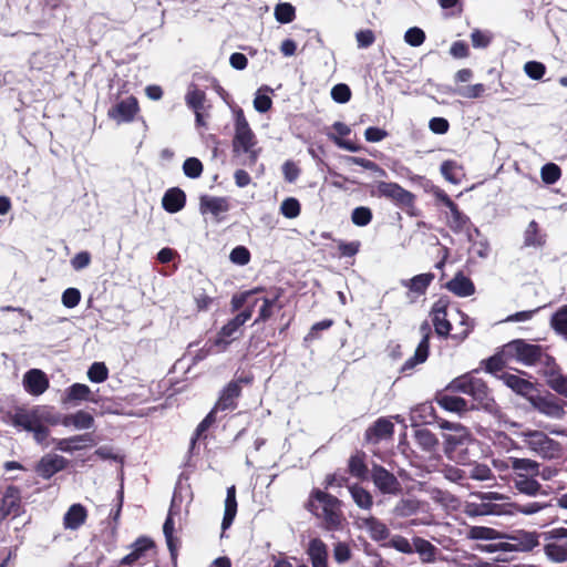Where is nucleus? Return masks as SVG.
I'll return each instance as SVG.
<instances>
[{
    "mask_svg": "<svg viewBox=\"0 0 567 567\" xmlns=\"http://www.w3.org/2000/svg\"><path fill=\"white\" fill-rule=\"evenodd\" d=\"M508 462L511 463V467L514 470L515 475H539L540 464L534 460L509 457Z\"/></svg>",
    "mask_w": 567,
    "mask_h": 567,
    "instance_id": "obj_33",
    "label": "nucleus"
},
{
    "mask_svg": "<svg viewBox=\"0 0 567 567\" xmlns=\"http://www.w3.org/2000/svg\"><path fill=\"white\" fill-rule=\"evenodd\" d=\"M404 41L411 47H420L425 41V33L417 27L410 28L404 33Z\"/></svg>",
    "mask_w": 567,
    "mask_h": 567,
    "instance_id": "obj_56",
    "label": "nucleus"
},
{
    "mask_svg": "<svg viewBox=\"0 0 567 567\" xmlns=\"http://www.w3.org/2000/svg\"><path fill=\"white\" fill-rule=\"evenodd\" d=\"M351 548L347 543L338 542L333 545V559L338 564H344L351 558Z\"/></svg>",
    "mask_w": 567,
    "mask_h": 567,
    "instance_id": "obj_58",
    "label": "nucleus"
},
{
    "mask_svg": "<svg viewBox=\"0 0 567 567\" xmlns=\"http://www.w3.org/2000/svg\"><path fill=\"white\" fill-rule=\"evenodd\" d=\"M447 300L441 298L433 303L431 310V317L435 332L441 337H447L452 329L451 321L447 318Z\"/></svg>",
    "mask_w": 567,
    "mask_h": 567,
    "instance_id": "obj_17",
    "label": "nucleus"
},
{
    "mask_svg": "<svg viewBox=\"0 0 567 567\" xmlns=\"http://www.w3.org/2000/svg\"><path fill=\"white\" fill-rule=\"evenodd\" d=\"M501 542L478 546L481 551L495 553V551H529L538 544V534L535 532L516 530L512 534H503Z\"/></svg>",
    "mask_w": 567,
    "mask_h": 567,
    "instance_id": "obj_4",
    "label": "nucleus"
},
{
    "mask_svg": "<svg viewBox=\"0 0 567 567\" xmlns=\"http://www.w3.org/2000/svg\"><path fill=\"white\" fill-rule=\"evenodd\" d=\"M371 477L375 487L383 494H398L401 489L398 478L384 467L374 465Z\"/></svg>",
    "mask_w": 567,
    "mask_h": 567,
    "instance_id": "obj_12",
    "label": "nucleus"
},
{
    "mask_svg": "<svg viewBox=\"0 0 567 567\" xmlns=\"http://www.w3.org/2000/svg\"><path fill=\"white\" fill-rule=\"evenodd\" d=\"M547 384L557 393L567 398V377L558 371L547 372Z\"/></svg>",
    "mask_w": 567,
    "mask_h": 567,
    "instance_id": "obj_42",
    "label": "nucleus"
},
{
    "mask_svg": "<svg viewBox=\"0 0 567 567\" xmlns=\"http://www.w3.org/2000/svg\"><path fill=\"white\" fill-rule=\"evenodd\" d=\"M202 214H210L215 218L220 219L221 215L229 210L228 200L224 197L202 196L199 204Z\"/></svg>",
    "mask_w": 567,
    "mask_h": 567,
    "instance_id": "obj_27",
    "label": "nucleus"
},
{
    "mask_svg": "<svg viewBox=\"0 0 567 567\" xmlns=\"http://www.w3.org/2000/svg\"><path fill=\"white\" fill-rule=\"evenodd\" d=\"M349 471L350 473L359 478H363L367 474V466L364 464L363 456L360 454H355L349 460Z\"/></svg>",
    "mask_w": 567,
    "mask_h": 567,
    "instance_id": "obj_55",
    "label": "nucleus"
},
{
    "mask_svg": "<svg viewBox=\"0 0 567 567\" xmlns=\"http://www.w3.org/2000/svg\"><path fill=\"white\" fill-rule=\"evenodd\" d=\"M138 111L137 100L130 96L125 100L120 101L109 114L112 118L117 122H131Z\"/></svg>",
    "mask_w": 567,
    "mask_h": 567,
    "instance_id": "obj_25",
    "label": "nucleus"
},
{
    "mask_svg": "<svg viewBox=\"0 0 567 567\" xmlns=\"http://www.w3.org/2000/svg\"><path fill=\"white\" fill-rule=\"evenodd\" d=\"M447 223L450 228L460 233L467 228L470 225V218L458 210L457 206L454 205L450 208V215L447 216Z\"/></svg>",
    "mask_w": 567,
    "mask_h": 567,
    "instance_id": "obj_40",
    "label": "nucleus"
},
{
    "mask_svg": "<svg viewBox=\"0 0 567 567\" xmlns=\"http://www.w3.org/2000/svg\"><path fill=\"white\" fill-rule=\"evenodd\" d=\"M439 405L450 412L462 413L467 410L466 401L460 396L444 394L437 399Z\"/></svg>",
    "mask_w": 567,
    "mask_h": 567,
    "instance_id": "obj_39",
    "label": "nucleus"
},
{
    "mask_svg": "<svg viewBox=\"0 0 567 567\" xmlns=\"http://www.w3.org/2000/svg\"><path fill=\"white\" fill-rule=\"evenodd\" d=\"M452 319L454 321H457L458 326L461 327V330L454 334V338H457L461 340L465 339L473 328L472 319L464 312L456 310V309L454 310V315L452 316Z\"/></svg>",
    "mask_w": 567,
    "mask_h": 567,
    "instance_id": "obj_44",
    "label": "nucleus"
},
{
    "mask_svg": "<svg viewBox=\"0 0 567 567\" xmlns=\"http://www.w3.org/2000/svg\"><path fill=\"white\" fill-rule=\"evenodd\" d=\"M377 192L379 196L390 198L401 206H412L414 203V195L396 183L380 182Z\"/></svg>",
    "mask_w": 567,
    "mask_h": 567,
    "instance_id": "obj_11",
    "label": "nucleus"
},
{
    "mask_svg": "<svg viewBox=\"0 0 567 567\" xmlns=\"http://www.w3.org/2000/svg\"><path fill=\"white\" fill-rule=\"evenodd\" d=\"M331 97L337 103H347L351 97L350 87L343 83L334 85L331 90Z\"/></svg>",
    "mask_w": 567,
    "mask_h": 567,
    "instance_id": "obj_63",
    "label": "nucleus"
},
{
    "mask_svg": "<svg viewBox=\"0 0 567 567\" xmlns=\"http://www.w3.org/2000/svg\"><path fill=\"white\" fill-rule=\"evenodd\" d=\"M449 389L455 392H462L473 396L475 400H484L487 396V386L485 382L472 374H464L454 379Z\"/></svg>",
    "mask_w": 567,
    "mask_h": 567,
    "instance_id": "obj_9",
    "label": "nucleus"
},
{
    "mask_svg": "<svg viewBox=\"0 0 567 567\" xmlns=\"http://www.w3.org/2000/svg\"><path fill=\"white\" fill-rule=\"evenodd\" d=\"M467 537L475 540H502L503 534L486 526H472L467 532Z\"/></svg>",
    "mask_w": 567,
    "mask_h": 567,
    "instance_id": "obj_37",
    "label": "nucleus"
},
{
    "mask_svg": "<svg viewBox=\"0 0 567 567\" xmlns=\"http://www.w3.org/2000/svg\"><path fill=\"white\" fill-rule=\"evenodd\" d=\"M237 513L236 488L234 485L227 488L225 499V513L223 518V529H227L234 522Z\"/></svg>",
    "mask_w": 567,
    "mask_h": 567,
    "instance_id": "obj_35",
    "label": "nucleus"
},
{
    "mask_svg": "<svg viewBox=\"0 0 567 567\" xmlns=\"http://www.w3.org/2000/svg\"><path fill=\"white\" fill-rule=\"evenodd\" d=\"M544 553L546 557L553 563L567 561V529L555 528L545 534Z\"/></svg>",
    "mask_w": 567,
    "mask_h": 567,
    "instance_id": "obj_7",
    "label": "nucleus"
},
{
    "mask_svg": "<svg viewBox=\"0 0 567 567\" xmlns=\"http://www.w3.org/2000/svg\"><path fill=\"white\" fill-rule=\"evenodd\" d=\"M306 554L312 567H329L328 546L320 538L309 540Z\"/></svg>",
    "mask_w": 567,
    "mask_h": 567,
    "instance_id": "obj_22",
    "label": "nucleus"
},
{
    "mask_svg": "<svg viewBox=\"0 0 567 567\" xmlns=\"http://www.w3.org/2000/svg\"><path fill=\"white\" fill-rule=\"evenodd\" d=\"M349 492L353 502L362 509H370L373 505V498L370 492L359 485L349 486Z\"/></svg>",
    "mask_w": 567,
    "mask_h": 567,
    "instance_id": "obj_38",
    "label": "nucleus"
},
{
    "mask_svg": "<svg viewBox=\"0 0 567 567\" xmlns=\"http://www.w3.org/2000/svg\"><path fill=\"white\" fill-rule=\"evenodd\" d=\"M502 357L506 362L516 361L524 365H533L542 357V348L527 343L522 339L513 340L504 346Z\"/></svg>",
    "mask_w": 567,
    "mask_h": 567,
    "instance_id": "obj_5",
    "label": "nucleus"
},
{
    "mask_svg": "<svg viewBox=\"0 0 567 567\" xmlns=\"http://www.w3.org/2000/svg\"><path fill=\"white\" fill-rule=\"evenodd\" d=\"M537 476L538 475H514V486L520 494H525L530 497L543 495L545 493L543 492L542 485L536 480Z\"/></svg>",
    "mask_w": 567,
    "mask_h": 567,
    "instance_id": "obj_29",
    "label": "nucleus"
},
{
    "mask_svg": "<svg viewBox=\"0 0 567 567\" xmlns=\"http://www.w3.org/2000/svg\"><path fill=\"white\" fill-rule=\"evenodd\" d=\"M394 431L393 423L384 417L378 419L374 424L365 432V439L369 442L378 443L392 436Z\"/></svg>",
    "mask_w": 567,
    "mask_h": 567,
    "instance_id": "obj_28",
    "label": "nucleus"
},
{
    "mask_svg": "<svg viewBox=\"0 0 567 567\" xmlns=\"http://www.w3.org/2000/svg\"><path fill=\"white\" fill-rule=\"evenodd\" d=\"M233 115L234 137L231 146L234 159L240 165H255L261 151L258 147L257 137L240 107H234Z\"/></svg>",
    "mask_w": 567,
    "mask_h": 567,
    "instance_id": "obj_1",
    "label": "nucleus"
},
{
    "mask_svg": "<svg viewBox=\"0 0 567 567\" xmlns=\"http://www.w3.org/2000/svg\"><path fill=\"white\" fill-rule=\"evenodd\" d=\"M498 378L515 393L525 396L530 401V396H533L535 391V386L530 381L511 372H503Z\"/></svg>",
    "mask_w": 567,
    "mask_h": 567,
    "instance_id": "obj_21",
    "label": "nucleus"
},
{
    "mask_svg": "<svg viewBox=\"0 0 567 567\" xmlns=\"http://www.w3.org/2000/svg\"><path fill=\"white\" fill-rule=\"evenodd\" d=\"M62 424L65 427H73L78 431L90 430L94 426L95 421L91 413L79 410L75 413L65 414L61 417H53L51 424Z\"/></svg>",
    "mask_w": 567,
    "mask_h": 567,
    "instance_id": "obj_16",
    "label": "nucleus"
},
{
    "mask_svg": "<svg viewBox=\"0 0 567 567\" xmlns=\"http://www.w3.org/2000/svg\"><path fill=\"white\" fill-rule=\"evenodd\" d=\"M535 410L539 413L551 417V419H563L565 415V410L559 401L554 395H533L529 401Z\"/></svg>",
    "mask_w": 567,
    "mask_h": 567,
    "instance_id": "obj_14",
    "label": "nucleus"
},
{
    "mask_svg": "<svg viewBox=\"0 0 567 567\" xmlns=\"http://www.w3.org/2000/svg\"><path fill=\"white\" fill-rule=\"evenodd\" d=\"M43 421L51 423L52 419L49 417L44 408H35L30 411H20L14 414L12 424L24 431L32 432Z\"/></svg>",
    "mask_w": 567,
    "mask_h": 567,
    "instance_id": "obj_10",
    "label": "nucleus"
},
{
    "mask_svg": "<svg viewBox=\"0 0 567 567\" xmlns=\"http://www.w3.org/2000/svg\"><path fill=\"white\" fill-rule=\"evenodd\" d=\"M229 259L235 265L245 266L250 261V252L246 247L237 246L231 250Z\"/></svg>",
    "mask_w": 567,
    "mask_h": 567,
    "instance_id": "obj_60",
    "label": "nucleus"
},
{
    "mask_svg": "<svg viewBox=\"0 0 567 567\" xmlns=\"http://www.w3.org/2000/svg\"><path fill=\"white\" fill-rule=\"evenodd\" d=\"M91 389L83 383H74L66 389L65 398L63 399L64 403H69L72 401H92L91 398Z\"/></svg>",
    "mask_w": 567,
    "mask_h": 567,
    "instance_id": "obj_36",
    "label": "nucleus"
},
{
    "mask_svg": "<svg viewBox=\"0 0 567 567\" xmlns=\"http://www.w3.org/2000/svg\"><path fill=\"white\" fill-rule=\"evenodd\" d=\"M431 333L432 329L430 323L427 321L422 322V324L420 326V334L422 339L417 348L415 349L414 355L404 362L402 370H411L416 364L425 362L429 355V340Z\"/></svg>",
    "mask_w": 567,
    "mask_h": 567,
    "instance_id": "obj_15",
    "label": "nucleus"
},
{
    "mask_svg": "<svg viewBox=\"0 0 567 567\" xmlns=\"http://www.w3.org/2000/svg\"><path fill=\"white\" fill-rule=\"evenodd\" d=\"M55 449L64 453H73L87 446H93L94 440L92 434L85 433L74 435L66 439L54 440Z\"/></svg>",
    "mask_w": 567,
    "mask_h": 567,
    "instance_id": "obj_23",
    "label": "nucleus"
},
{
    "mask_svg": "<svg viewBox=\"0 0 567 567\" xmlns=\"http://www.w3.org/2000/svg\"><path fill=\"white\" fill-rule=\"evenodd\" d=\"M388 546L395 549L399 553L411 555L413 554V540L410 542L408 538L401 535H394L388 543Z\"/></svg>",
    "mask_w": 567,
    "mask_h": 567,
    "instance_id": "obj_52",
    "label": "nucleus"
},
{
    "mask_svg": "<svg viewBox=\"0 0 567 567\" xmlns=\"http://www.w3.org/2000/svg\"><path fill=\"white\" fill-rule=\"evenodd\" d=\"M183 172L189 178H198L203 173V164L198 158L189 157L183 164Z\"/></svg>",
    "mask_w": 567,
    "mask_h": 567,
    "instance_id": "obj_54",
    "label": "nucleus"
},
{
    "mask_svg": "<svg viewBox=\"0 0 567 567\" xmlns=\"http://www.w3.org/2000/svg\"><path fill=\"white\" fill-rule=\"evenodd\" d=\"M66 458L58 454H45L35 466V472L44 480L51 478L54 474L65 468Z\"/></svg>",
    "mask_w": 567,
    "mask_h": 567,
    "instance_id": "obj_18",
    "label": "nucleus"
},
{
    "mask_svg": "<svg viewBox=\"0 0 567 567\" xmlns=\"http://www.w3.org/2000/svg\"><path fill=\"white\" fill-rule=\"evenodd\" d=\"M300 203L295 197H288L282 200L280 205V213L289 219L296 218L300 215Z\"/></svg>",
    "mask_w": 567,
    "mask_h": 567,
    "instance_id": "obj_48",
    "label": "nucleus"
},
{
    "mask_svg": "<svg viewBox=\"0 0 567 567\" xmlns=\"http://www.w3.org/2000/svg\"><path fill=\"white\" fill-rule=\"evenodd\" d=\"M109 377V370L103 362H94L87 371V378L91 382L101 383Z\"/></svg>",
    "mask_w": 567,
    "mask_h": 567,
    "instance_id": "obj_51",
    "label": "nucleus"
},
{
    "mask_svg": "<svg viewBox=\"0 0 567 567\" xmlns=\"http://www.w3.org/2000/svg\"><path fill=\"white\" fill-rule=\"evenodd\" d=\"M444 441L446 445L445 450L446 453L450 454V457L463 464L467 463L470 460L465 454L456 455L457 449L465 446V453H467L471 446L477 444L471 432L462 424H460L454 432L444 435Z\"/></svg>",
    "mask_w": 567,
    "mask_h": 567,
    "instance_id": "obj_6",
    "label": "nucleus"
},
{
    "mask_svg": "<svg viewBox=\"0 0 567 567\" xmlns=\"http://www.w3.org/2000/svg\"><path fill=\"white\" fill-rule=\"evenodd\" d=\"M280 297V292H276L272 297H262L260 300L262 305L259 309L258 318L255 320V323L260 321H266L272 316V307L277 303Z\"/></svg>",
    "mask_w": 567,
    "mask_h": 567,
    "instance_id": "obj_47",
    "label": "nucleus"
},
{
    "mask_svg": "<svg viewBox=\"0 0 567 567\" xmlns=\"http://www.w3.org/2000/svg\"><path fill=\"white\" fill-rule=\"evenodd\" d=\"M19 501H20V497H19L17 488L9 487L6 492V494L3 495L2 505L7 509H10L11 514H16L19 508Z\"/></svg>",
    "mask_w": 567,
    "mask_h": 567,
    "instance_id": "obj_57",
    "label": "nucleus"
},
{
    "mask_svg": "<svg viewBox=\"0 0 567 567\" xmlns=\"http://www.w3.org/2000/svg\"><path fill=\"white\" fill-rule=\"evenodd\" d=\"M434 278V274L425 272L416 275L410 279H403L401 280V285L409 290L408 297L410 299H415L426 292Z\"/></svg>",
    "mask_w": 567,
    "mask_h": 567,
    "instance_id": "obj_20",
    "label": "nucleus"
},
{
    "mask_svg": "<svg viewBox=\"0 0 567 567\" xmlns=\"http://www.w3.org/2000/svg\"><path fill=\"white\" fill-rule=\"evenodd\" d=\"M206 95L196 86H190L185 95V102L188 107L194 110H203Z\"/></svg>",
    "mask_w": 567,
    "mask_h": 567,
    "instance_id": "obj_45",
    "label": "nucleus"
},
{
    "mask_svg": "<svg viewBox=\"0 0 567 567\" xmlns=\"http://www.w3.org/2000/svg\"><path fill=\"white\" fill-rule=\"evenodd\" d=\"M309 509L319 518H322L327 529H338L341 526L342 515L340 502L337 497L322 492L315 491L309 501Z\"/></svg>",
    "mask_w": 567,
    "mask_h": 567,
    "instance_id": "obj_3",
    "label": "nucleus"
},
{
    "mask_svg": "<svg viewBox=\"0 0 567 567\" xmlns=\"http://www.w3.org/2000/svg\"><path fill=\"white\" fill-rule=\"evenodd\" d=\"M544 243L545 239L539 231L537 223L532 220L524 231V245L526 247H542Z\"/></svg>",
    "mask_w": 567,
    "mask_h": 567,
    "instance_id": "obj_41",
    "label": "nucleus"
},
{
    "mask_svg": "<svg viewBox=\"0 0 567 567\" xmlns=\"http://www.w3.org/2000/svg\"><path fill=\"white\" fill-rule=\"evenodd\" d=\"M446 287L451 292L458 297H468L472 296L475 291V287L472 280L461 272L451 279Z\"/></svg>",
    "mask_w": 567,
    "mask_h": 567,
    "instance_id": "obj_32",
    "label": "nucleus"
},
{
    "mask_svg": "<svg viewBox=\"0 0 567 567\" xmlns=\"http://www.w3.org/2000/svg\"><path fill=\"white\" fill-rule=\"evenodd\" d=\"M153 547V542L150 538L141 537L133 545L130 554L124 556L121 560L123 565H133L135 561L144 557L145 551Z\"/></svg>",
    "mask_w": 567,
    "mask_h": 567,
    "instance_id": "obj_34",
    "label": "nucleus"
},
{
    "mask_svg": "<svg viewBox=\"0 0 567 567\" xmlns=\"http://www.w3.org/2000/svg\"><path fill=\"white\" fill-rule=\"evenodd\" d=\"M468 475L476 481H488L493 477L491 468L485 464H473Z\"/></svg>",
    "mask_w": 567,
    "mask_h": 567,
    "instance_id": "obj_62",
    "label": "nucleus"
},
{
    "mask_svg": "<svg viewBox=\"0 0 567 567\" xmlns=\"http://www.w3.org/2000/svg\"><path fill=\"white\" fill-rule=\"evenodd\" d=\"M23 385L30 394L40 395L48 389L49 380L43 371L32 369L24 374Z\"/></svg>",
    "mask_w": 567,
    "mask_h": 567,
    "instance_id": "obj_24",
    "label": "nucleus"
},
{
    "mask_svg": "<svg viewBox=\"0 0 567 567\" xmlns=\"http://www.w3.org/2000/svg\"><path fill=\"white\" fill-rule=\"evenodd\" d=\"M551 324L558 332L567 334V307H564L554 315Z\"/></svg>",
    "mask_w": 567,
    "mask_h": 567,
    "instance_id": "obj_64",
    "label": "nucleus"
},
{
    "mask_svg": "<svg viewBox=\"0 0 567 567\" xmlns=\"http://www.w3.org/2000/svg\"><path fill=\"white\" fill-rule=\"evenodd\" d=\"M252 309L248 308L238 313L235 318L229 320L221 327L214 341V346L219 348V351L226 350L231 341L236 340L241 333V327L251 318Z\"/></svg>",
    "mask_w": 567,
    "mask_h": 567,
    "instance_id": "obj_8",
    "label": "nucleus"
},
{
    "mask_svg": "<svg viewBox=\"0 0 567 567\" xmlns=\"http://www.w3.org/2000/svg\"><path fill=\"white\" fill-rule=\"evenodd\" d=\"M241 382L248 383L249 380L239 379L236 381H231L223 389L220 396L213 409L216 413H218L219 411L234 410L237 406L236 400L239 398L241 393Z\"/></svg>",
    "mask_w": 567,
    "mask_h": 567,
    "instance_id": "obj_13",
    "label": "nucleus"
},
{
    "mask_svg": "<svg viewBox=\"0 0 567 567\" xmlns=\"http://www.w3.org/2000/svg\"><path fill=\"white\" fill-rule=\"evenodd\" d=\"M357 525L360 529L365 530L375 542L385 540L390 536V530L386 525L373 516L359 517Z\"/></svg>",
    "mask_w": 567,
    "mask_h": 567,
    "instance_id": "obj_19",
    "label": "nucleus"
},
{
    "mask_svg": "<svg viewBox=\"0 0 567 567\" xmlns=\"http://www.w3.org/2000/svg\"><path fill=\"white\" fill-rule=\"evenodd\" d=\"M561 175V171L558 165L554 163L545 164L540 169V177L546 184L556 183Z\"/></svg>",
    "mask_w": 567,
    "mask_h": 567,
    "instance_id": "obj_53",
    "label": "nucleus"
},
{
    "mask_svg": "<svg viewBox=\"0 0 567 567\" xmlns=\"http://www.w3.org/2000/svg\"><path fill=\"white\" fill-rule=\"evenodd\" d=\"M413 553H416L422 563H434L439 549L429 540L422 537H413Z\"/></svg>",
    "mask_w": 567,
    "mask_h": 567,
    "instance_id": "obj_31",
    "label": "nucleus"
},
{
    "mask_svg": "<svg viewBox=\"0 0 567 567\" xmlns=\"http://www.w3.org/2000/svg\"><path fill=\"white\" fill-rule=\"evenodd\" d=\"M355 41L359 49H367L375 41V34L370 29H362L355 32Z\"/></svg>",
    "mask_w": 567,
    "mask_h": 567,
    "instance_id": "obj_61",
    "label": "nucleus"
},
{
    "mask_svg": "<svg viewBox=\"0 0 567 567\" xmlns=\"http://www.w3.org/2000/svg\"><path fill=\"white\" fill-rule=\"evenodd\" d=\"M351 220L355 226L364 227L372 220V212L369 207L360 206L352 210Z\"/></svg>",
    "mask_w": 567,
    "mask_h": 567,
    "instance_id": "obj_50",
    "label": "nucleus"
},
{
    "mask_svg": "<svg viewBox=\"0 0 567 567\" xmlns=\"http://www.w3.org/2000/svg\"><path fill=\"white\" fill-rule=\"evenodd\" d=\"M458 166L455 162L452 161H445L441 165V173L442 175L451 183L458 184L460 176H458Z\"/></svg>",
    "mask_w": 567,
    "mask_h": 567,
    "instance_id": "obj_59",
    "label": "nucleus"
},
{
    "mask_svg": "<svg viewBox=\"0 0 567 567\" xmlns=\"http://www.w3.org/2000/svg\"><path fill=\"white\" fill-rule=\"evenodd\" d=\"M185 193L179 188L168 189L162 198L163 208L171 214H175L182 210L185 206Z\"/></svg>",
    "mask_w": 567,
    "mask_h": 567,
    "instance_id": "obj_30",
    "label": "nucleus"
},
{
    "mask_svg": "<svg viewBox=\"0 0 567 567\" xmlns=\"http://www.w3.org/2000/svg\"><path fill=\"white\" fill-rule=\"evenodd\" d=\"M295 8L288 2L279 3L275 8L276 20L280 23L291 22L295 19Z\"/></svg>",
    "mask_w": 567,
    "mask_h": 567,
    "instance_id": "obj_49",
    "label": "nucleus"
},
{
    "mask_svg": "<svg viewBox=\"0 0 567 567\" xmlns=\"http://www.w3.org/2000/svg\"><path fill=\"white\" fill-rule=\"evenodd\" d=\"M420 503L416 499L405 498L398 502L393 513L399 517H409L417 513Z\"/></svg>",
    "mask_w": 567,
    "mask_h": 567,
    "instance_id": "obj_43",
    "label": "nucleus"
},
{
    "mask_svg": "<svg viewBox=\"0 0 567 567\" xmlns=\"http://www.w3.org/2000/svg\"><path fill=\"white\" fill-rule=\"evenodd\" d=\"M87 518V509L80 503L72 504L63 516V527L66 530H78Z\"/></svg>",
    "mask_w": 567,
    "mask_h": 567,
    "instance_id": "obj_26",
    "label": "nucleus"
},
{
    "mask_svg": "<svg viewBox=\"0 0 567 567\" xmlns=\"http://www.w3.org/2000/svg\"><path fill=\"white\" fill-rule=\"evenodd\" d=\"M416 443L426 451H432L439 443L435 435L427 429H420L415 431Z\"/></svg>",
    "mask_w": 567,
    "mask_h": 567,
    "instance_id": "obj_46",
    "label": "nucleus"
},
{
    "mask_svg": "<svg viewBox=\"0 0 567 567\" xmlns=\"http://www.w3.org/2000/svg\"><path fill=\"white\" fill-rule=\"evenodd\" d=\"M516 435L520 439L524 446L536 456L545 460H554L563 455L564 450L561 444L549 437L543 431L524 429Z\"/></svg>",
    "mask_w": 567,
    "mask_h": 567,
    "instance_id": "obj_2",
    "label": "nucleus"
}]
</instances>
